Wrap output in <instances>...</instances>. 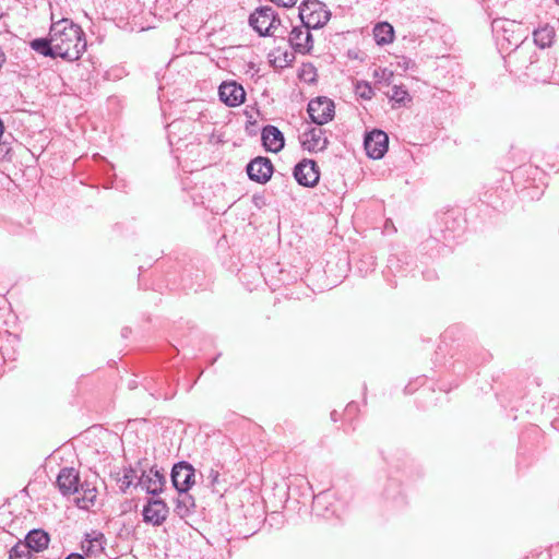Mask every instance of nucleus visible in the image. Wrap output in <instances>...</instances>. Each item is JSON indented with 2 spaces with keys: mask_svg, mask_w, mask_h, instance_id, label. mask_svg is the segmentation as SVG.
I'll return each instance as SVG.
<instances>
[{
  "mask_svg": "<svg viewBox=\"0 0 559 559\" xmlns=\"http://www.w3.org/2000/svg\"><path fill=\"white\" fill-rule=\"evenodd\" d=\"M86 45L82 28L68 19H61L51 24L49 38H37V53L75 61L86 50Z\"/></svg>",
  "mask_w": 559,
  "mask_h": 559,
  "instance_id": "1",
  "label": "nucleus"
},
{
  "mask_svg": "<svg viewBox=\"0 0 559 559\" xmlns=\"http://www.w3.org/2000/svg\"><path fill=\"white\" fill-rule=\"evenodd\" d=\"M249 24L260 36H275L281 27V20L273 8L261 7L250 14Z\"/></svg>",
  "mask_w": 559,
  "mask_h": 559,
  "instance_id": "2",
  "label": "nucleus"
},
{
  "mask_svg": "<svg viewBox=\"0 0 559 559\" xmlns=\"http://www.w3.org/2000/svg\"><path fill=\"white\" fill-rule=\"evenodd\" d=\"M331 13L319 0H306L299 7V17L307 27L320 28L330 20Z\"/></svg>",
  "mask_w": 559,
  "mask_h": 559,
  "instance_id": "3",
  "label": "nucleus"
},
{
  "mask_svg": "<svg viewBox=\"0 0 559 559\" xmlns=\"http://www.w3.org/2000/svg\"><path fill=\"white\" fill-rule=\"evenodd\" d=\"M307 110L312 122L318 126H322L333 119L335 106L332 99L321 96L311 99L308 104Z\"/></svg>",
  "mask_w": 559,
  "mask_h": 559,
  "instance_id": "4",
  "label": "nucleus"
},
{
  "mask_svg": "<svg viewBox=\"0 0 559 559\" xmlns=\"http://www.w3.org/2000/svg\"><path fill=\"white\" fill-rule=\"evenodd\" d=\"M195 471L188 462H179L171 469V481L177 491H189L194 480Z\"/></svg>",
  "mask_w": 559,
  "mask_h": 559,
  "instance_id": "5",
  "label": "nucleus"
},
{
  "mask_svg": "<svg viewBox=\"0 0 559 559\" xmlns=\"http://www.w3.org/2000/svg\"><path fill=\"white\" fill-rule=\"evenodd\" d=\"M296 181L304 187H314L320 178L317 163L313 159H302L294 168Z\"/></svg>",
  "mask_w": 559,
  "mask_h": 559,
  "instance_id": "6",
  "label": "nucleus"
},
{
  "mask_svg": "<svg viewBox=\"0 0 559 559\" xmlns=\"http://www.w3.org/2000/svg\"><path fill=\"white\" fill-rule=\"evenodd\" d=\"M389 138L385 132L381 130H373L366 134L364 146L369 157L379 159L388 151Z\"/></svg>",
  "mask_w": 559,
  "mask_h": 559,
  "instance_id": "7",
  "label": "nucleus"
},
{
  "mask_svg": "<svg viewBox=\"0 0 559 559\" xmlns=\"http://www.w3.org/2000/svg\"><path fill=\"white\" fill-rule=\"evenodd\" d=\"M288 41L297 53L306 55L313 48V38L310 28L304 24L293 27L288 36Z\"/></svg>",
  "mask_w": 559,
  "mask_h": 559,
  "instance_id": "8",
  "label": "nucleus"
},
{
  "mask_svg": "<svg viewBox=\"0 0 559 559\" xmlns=\"http://www.w3.org/2000/svg\"><path fill=\"white\" fill-rule=\"evenodd\" d=\"M299 139L302 148L311 153L324 151L329 143L325 131L318 127H310L300 134Z\"/></svg>",
  "mask_w": 559,
  "mask_h": 559,
  "instance_id": "9",
  "label": "nucleus"
},
{
  "mask_svg": "<svg viewBox=\"0 0 559 559\" xmlns=\"http://www.w3.org/2000/svg\"><path fill=\"white\" fill-rule=\"evenodd\" d=\"M142 515L145 523L158 526L166 521L168 507L164 500L152 498L144 506Z\"/></svg>",
  "mask_w": 559,
  "mask_h": 559,
  "instance_id": "10",
  "label": "nucleus"
},
{
  "mask_svg": "<svg viewBox=\"0 0 559 559\" xmlns=\"http://www.w3.org/2000/svg\"><path fill=\"white\" fill-rule=\"evenodd\" d=\"M249 178L259 183H265L273 174L272 162L267 157H257L247 165Z\"/></svg>",
  "mask_w": 559,
  "mask_h": 559,
  "instance_id": "11",
  "label": "nucleus"
},
{
  "mask_svg": "<svg viewBox=\"0 0 559 559\" xmlns=\"http://www.w3.org/2000/svg\"><path fill=\"white\" fill-rule=\"evenodd\" d=\"M219 99L229 107L241 105L246 99L243 87L231 81L223 82L218 88Z\"/></svg>",
  "mask_w": 559,
  "mask_h": 559,
  "instance_id": "12",
  "label": "nucleus"
},
{
  "mask_svg": "<svg viewBox=\"0 0 559 559\" xmlns=\"http://www.w3.org/2000/svg\"><path fill=\"white\" fill-rule=\"evenodd\" d=\"M165 483V475L156 467H152L147 472H142L138 484L145 489L147 493L155 496L163 491Z\"/></svg>",
  "mask_w": 559,
  "mask_h": 559,
  "instance_id": "13",
  "label": "nucleus"
},
{
  "mask_svg": "<svg viewBox=\"0 0 559 559\" xmlns=\"http://www.w3.org/2000/svg\"><path fill=\"white\" fill-rule=\"evenodd\" d=\"M79 472L73 467H63L57 477V486L63 496L73 495L80 486Z\"/></svg>",
  "mask_w": 559,
  "mask_h": 559,
  "instance_id": "14",
  "label": "nucleus"
},
{
  "mask_svg": "<svg viewBox=\"0 0 559 559\" xmlns=\"http://www.w3.org/2000/svg\"><path fill=\"white\" fill-rule=\"evenodd\" d=\"M75 504L82 510H90L96 503L97 488L92 483L85 480L78 487Z\"/></svg>",
  "mask_w": 559,
  "mask_h": 559,
  "instance_id": "15",
  "label": "nucleus"
},
{
  "mask_svg": "<svg viewBox=\"0 0 559 559\" xmlns=\"http://www.w3.org/2000/svg\"><path fill=\"white\" fill-rule=\"evenodd\" d=\"M105 535L98 531H92L82 540V549L87 557H96L105 549Z\"/></svg>",
  "mask_w": 559,
  "mask_h": 559,
  "instance_id": "16",
  "label": "nucleus"
},
{
  "mask_svg": "<svg viewBox=\"0 0 559 559\" xmlns=\"http://www.w3.org/2000/svg\"><path fill=\"white\" fill-rule=\"evenodd\" d=\"M261 135L263 145L267 151L277 153L283 148L284 136L283 133L276 127H264Z\"/></svg>",
  "mask_w": 559,
  "mask_h": 559,
  "instance_id": "17",
  "label": "nucleus"
},
{
  "mask_svg": "<svg viewBox=\"0 0 559 559\" xmlns=\"http://www.w3.org/2000/svg\"><path fill=\"white\" fill-rule=\"evenodd\" d=\"M35 528L31 530L25 542H19L9 552L10 559H32V552L35 549Z\"/></svg>",
  "mask_w": 559,
  "mask_h": 559,
  "instance_id": "18",
  "label": "nucleus"
},
{
  "mask_svg": "<svg viewBox=\"0 0 559 559\" xmlns=\"http://www.w3.org/2000/svg\"><path fill=\"white\" fill-rule=\"evenodd\" d=\"M194 498L188 491H178L175 512L181 518H186L194 509Z\"/></svg>",
  "mask_w": 559,
  "mask_h": 559,
  "instance_id": "19",
  "label": "nucleus"
},
{
  "mask_svg": "<svg viewBox=\"0 0 559 559\" xmlns=\"http://www.w3.org/2000/svg\"><path fill=\"white\" fill-rule=\"evenodd\" d=\"M374 40L378 45H386L393 41L394 31L389 23H379L373 28Z\"/></svg>",
  "mask_w": 559,
  "mask_h": 559,
  "instance_id": "20",
  "label": "nucleus"
},
{
  "mask_svg": "<svg viewBox=\"0 0 559 559\" xmlns=\"http://www.w3.org/2000/svg\"><path fill=\"white\" fill-rule=\"evenodd\" d=\"M534 41L537 46L540 48L549 47L552 43V39L555 37V29L550 26H544L538 29H536L533 33Z\"/></svg>",
  "mask_w": 559,
  "mask_h": 559,
  "instance_id": "21",
  "label": "nucleus"
},
{
  "mask_svg": "<svg viewBox=\"0 0 559 559\" xmlns=\"http://www.w3.org/2000/svg\"><path fill=\"white\" fill-rule=\"evenodd\" d=\"M388 96L397 104H403L406 99L411 100L407 90L402 85H394Z\"/></svg>",
  "mask_w": 559,
  "mask_h": 559,
  "instance_id": "22",
  "label": "nucleus"
},
{
  "mask_svg": "<svg viewBox=\"0 0 559 559\" xmlns=\"http://www.w3.org/2000/svg\"><path fill=\"white\" fill-rule=\"evenodd\" d=\"M355 93L358 97L362 99H371L374 95L373 88L366 81H358L355 84Z\"/></svg>",
  "mask_w": 559,
  "mask_h": 559,
  "instance_id": "23",
  "label": "nucleus"
},
{
  "mask_svg": "<svg viewBox=\"0 0 559 559\" xmlns=\"http://www.w3.org/2000/svg\"><path fill=\"white\" fill-rule=\"evenodd\" d=\"M221 474L217 468L211 467L207 473V480L209 486L213 491H218V485L221 483L219 480Z\"/></svg>",
  "mask_w": 559,
  "mask_h": 559,
  "instance_id": "24",
  "label": "nucleus"
},
{
  "mask_svg": "<svg viewBox=\"0 0 559 559\" xmlns=\"http://www.w3.org/2000/svg\"><path fill=\"white\" fill-rule=\"evenodd\" d=\"M50 538L47 532L37 528V552L45 550L49 545Z\"/></svg>",
  "mask_w": 559,
  "mask_h": 559,
  "instance_id": "25",
  "label": "nucleus"
},
{
  "mask_svg": "<svg viewBox=\"0 0 559 559\" xmlns=\"http://www.w3.org/2000/svg\"><path fill=\"white\" fill-rule=\"evenodd\" d=\"M135 478H138V474L133 468L126 469L122 486L130 487Z\"/></svg>",
  "mask_w": 559,
  "mask_h": 559,
  "instance_id": "26",
  "label": "nucleus"
},
{
  "mask_svg": "<svg viewBox=\"0 0 559 559\" xmlns=\"http://www.w3.org/2000/svg\"><path fill=\"white\" fill-rule=\"evenodd\" d=\"M297 2V0H276V4L277 5H281V7H284V8H290L293 5H295Z\"/></svg>",
  "mask_w": 559,
  "mask_h": 559,
  "instance_id": "27",
  "label": "nucleus"
},
{
  "mask_svg": "<svg viewBox=\"0 0 559 559\" xmlns=\"http://www.w3.org/2000/svg\"><path fill=\"white\" fill-rule=\"evenodd\" d=\"M392 76H393L392 71H388L386 69L382 70V75H381L382 79L390 80V78H392Z\"/></svg>",
  "mask_w": 559,
  "mask_h": 559,
  "instance_id": "28",
  "label": "nucleus"
},
{
  "mask_svg": "<svg viewBox=\"0 0 559 559\" xmlns=\"http://www.w3.org/2000/svg\"><path fill=\"white\" fill-rule=\"evenodd\" d=\"M66 559H85V558L80 554H71Z\"/></svg>",
  "mask_w": 559,
  "mask_h": 559,
  "instance_id": "29",
  "label": "nucleus"
},
{
  "mask_svg": "<svg viewBox=\"0 0 559 559\" xmlns=\"http://www.w3.org/2000/svg\"><path fill=\"white\" fill-rule=\"evenodd\" d=\"M19 2L23 3L25 7L32 5L34 0H17Z\"/></svg>",
  "mask_w": 559,
  "mask_h": 559,
  "instance_id": "30",
  "label": "nucleus"
},
{
  "mask_svg": "<svg viewBox=\"0 0 559 559\" xmlns=\"http://www.w3.org/2000/svg\"><path fill=\"white\" fill-rule=\"evenodd\" d=\"M29 47H31L32 49H35V39H33V40H31V41H29Z\"/></svg>",
  "mask_w": 559,
  "mask_h": 559,
  "instance_id": "31",
  "label": "nucleus"
},
{
  "mask_svg": "<svg viewBox=\"0 0 559 559\" xmlns=\"http://www.w3.org/2000/svg\"><path fill=\"white\" fill-rule=\"evenodd\" d=\"M331 416H333V418H336L335 412H332Z\"/></svg>",
  "mask_w": 559,
  "mask_h": 559,
  "instance_id": "32",
  "label": "nucleus"
},
{
  "mask_svg": "<svg viewBox=\"0 0 559 559\" xmlns=\"http://www.w3.org/2000/svg\"><path fill=\"white\" fill-rule=\"evenodd\" d=\"M331 416H333V418H336L335 412H332Z\"/></svg>",
  "mask_w": 559,
  "mask_h": 559,
  "instance_id": "33",
  "label": "nucleus"
},
{
  "mask_svg": "<svg viewBox=\"0 0 559 559\" xmlns=\"http://www.w3.org/2000/svg\"><path fill=\"white\" fill-rule=\"evenodd\" d=\"M331 416H333V418H336L335 412H332Z\"/></svg>",
  "mask_w": 559,
  "mask_h": 559,
  "instance_id": "34",
  "label": "nucleus"
},
{
  "mask_svg": "<svg viewBox=\"0 0 559 559\" xmlns=\"http://www.w3.org/2000/svg\"><path fill=\"white\" fill-rule=\"evenodd\" d=\"M320 501V497H318L314 501V503H318Z\"/></svg>",
  "mask_w": 559,
  "mask_h": 559,
  "instance_id": "35",
  "label": "nucleus"
},
{
  "mask_svg": "<svg viewBox=\"0 0 559 559\" xmlns=\"http://www.w3.org/2000/svg\"><path fill=\"white\" fill-rule=\"evenodd\" d=\"M556 2L559 4V0H556Z\"/></svg>",
  "mask_w": 559,
  "mask_h": 559,
  "instance_id": "36",
  "label": "nucleus"
}]
</instances>
